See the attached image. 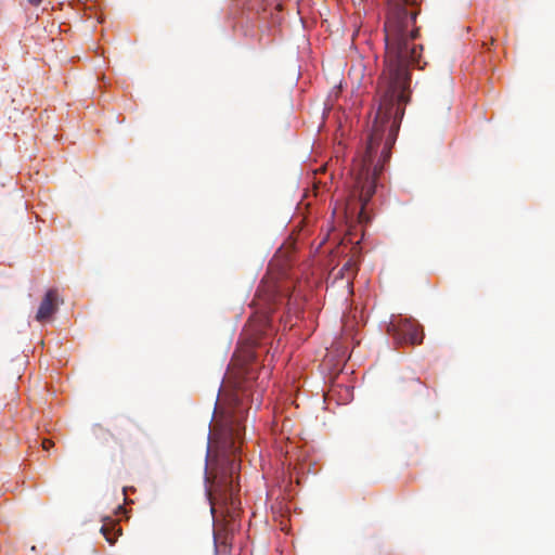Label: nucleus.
Instances as JSON below:
<instances>
[{"instance_id":"1","label":"nucleus","mask_w":555,"mask_h":555,"mask_svg":"<svg viewBox=\"0 0 555 555\" xmlns=\"http://www.w3.org/2000/svg\"><path fill=\"white\" fill-rule=\"evenodd\" d=\"M420 13L416 0H388L385 31V69L378 86L379 104L365 152L352 170H383L396 142L399 122L408 102L410 66L421 67L422 46L415 26Z\"/></svg>"},{"instance_id":"2","label":"nucleus","mask_w":555,"mask_h":555,"mask_svg":"<svg viewBox=\"0 0 555 555\" xmlns=\"http://www.w3.org/2000/svg\"><path fill=\"white\" fill-rule=\"evenodd\" d=\"M243 428L231 425L224 433L221 455L206 473L207 496L214 516V541L218 555H227L234 532L240 528V500L235 496L233 476L238 469L235 455L240 451Z\"/></svg>"},{"instance_id":"3","label":"nucleus","mask_w":555,"mask_h":555,"mask_svg":"<svg viewBox=\"0 0 555 555\" xmlns=\"http://www.w3.org/2000/svg\"><path fill=\"white\" fill-rule=\"evenodd\" d=\"M387 333L393 337L397 345H420L424 337L421 325L414 319L401 315L391 318Z\"/></svg>"},{"instance_id":"4","label":"nucleus","mask_w":555,"mask_h":555,"mask_svg":"<svg viewBox=\"0 0 555 555\" xmlns=\"http://www.w3.org/2000/svg\"><path fill=\"white\" fill-rule=\"evenodd\" d=\"M256 297L261 308H269L280 297V289L273 280H262L257 288Z\"/></svg>"},{"instance_id":"5","label":"nucleus","mask_w":555,"mask_h":555,"mask_svg":"<svg viewBox=\"0 0 555 555\" xmlns=\"http://www.w3.org/2000/svg\"><path fill=\"white\" fill-rule=\"evenodd\" d=\"M57 308V292L55 289H49L43 297L39 309L36 314L38 322L49 320Z\"/></svg>"},{"instance_id":"6","label":"nucleus","mask_w":555,"mask_h":555,"mask_svg":"<svg viewBox=\"0 0 555 555\" xmlns=\"http://www.w3.org/2000/svg\"><path fill=\"white\" fill-rule=\"evenodd\" d=\"M358 271V262L353 257L347 259L344 266L338 270L335 275V282L340 281L347 288L348 293L352 289V280Z\"/></svg>"},{"instance_id":"7","label":"nucleus","mask_w":555,"mask_h":555,"mask_svg":"<svg viewBox=\"0 0 555 555\" xmlns=\"http://www.w3.org/2000/svg\"><path fill=\"white\" fill-rule=\"evenodd\" d=\"M101 532L104 535L105 540L111 545H113L116 542L118 535L121 534V528L119 527L116 520L108 519L102 525Z\"/></svg>"},{"instance_id":"8","label":"nucleus","mask_w":555,"mask_h":555,"mask_svg":"<svg viewBox=\"0 0 555 555\" xmlns=\"http://www.w3.org/2000/svg\"><path fill=\"white\" fill-rule=\"evenodd\" d=\"M93 434L102 444H106L109 439H115L114 434L109 429L99 424L93 427Z\"/></svg>"},{"instance_id":"9","label":"nucleus","mask_w":555,"mask_h":555,"mask_svg":"<svg viewBox=\"0 0 555 555\" xmlns=\"http://www.w3.org/2000/svg\"><path fill=\"white\" fill-rule=\"evenodd\" d=\"M53 444H54V443H53V441H52V440H50V439H44V440L42 441V448H43L44 450H49L51 447H53Z\"/></svg>"},{"instance_id":"10","label":"nucleus","mask_w":555,"mask_h":555,"mask_svg":"<svg viewBox=\"0 0 555 555\" xmlns=\"http://www.w3.org/2000/svg\"><path fill=\"white\" fill-rule=\"evenodd\" d=\"M31 5H39L42 0H27Z\"/></svg>"},{"instance_id":"11","label":"nucleus","mask_w":555,"mask_h":555,"mask_svg":"<svg viewBox=\"0 0 555 555\" xmlns=\"http://www.w3.org/2000/svg\"><path fill=\"white\" fill-rule=\"evenodd\" d=\"M236 387H237L238 389H242V390H244V389H245V385H244V383H243V382H242V383H241V382H237Z\"/></svg>"}]
</instances>
